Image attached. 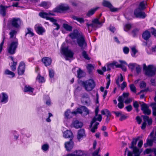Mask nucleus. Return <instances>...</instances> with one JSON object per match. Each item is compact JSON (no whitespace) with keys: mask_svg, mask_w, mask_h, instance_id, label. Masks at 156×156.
<instances>
[{"mask_svg":"<svg viewBox=\"0 0 156 156\" xmlns=\"http://www.w3.org/2000/svg\"><path fill=\"white\" fill-rule=\"evenodd\" d=\"M146 86V83L142 81L140 84V87L141 88H145Z\"/></svg>","mask_w":156,"mask_h":156,"instance_id":"59","label":"nucleus"},{"mask_svg":"<svg viewBox=\"0 0 156 156\" xmlns=\"http://www.w3.org/2000/svg\"><path fill=\"white\" fill-rule=\"evenodd\" d=\"M18 39L15 38L14 40L8 44L7 50L8 52L11 55L14 54L18 47Z\"/></svg>","mask_w":156,"mask_h":156,"instance_id":"3","label":"nucleus"},{"mask_svg":"<svg viewBox=\"0 0 156 156\" xmlns=\"http://www.w3.org/2000/svg\"><path fill=\"white\" fill-rule=\"evenodd\" d=\"M34 90V88L29 86L26 85L25 87L24 91L25 92H28L30 94H31L33 92Z\"/></svg>","mask_w":156,"mask_h":156,"instance_id":"33","label":"nucleus"},{"mask_svg":"<svg viewBox=\"0 0 156 156\" xmlns=\"http://www.w3.org/2000/svg\"><path fill=\"white\" fill-rule=\"evenodd\" d=\"M63 27L67 31H71L72 30V26L67 24H63Z\"/></svg>","mask_w":156,"mask_h":156,"instance_id":"39","label":"nucleus"},{"mask_svg":"<svg viewBox=\"0 0 156 156\" xmlns=\"http://www.w3.org/2000/svg\"><path fill=\"white\" fill-rule=\"evenodd\" d=\"M146 4V2L144 1L141 2L139 5L138 9L141 10H143L145 8V5Z\"/></svg>","mask_w":156,"mask_h":156,"instance_id":"37","label":"nucleus"},{"mask_svg":"<svg viewBox=\"0 0 156 156\" xmlns=\"http://www.w3.org/2000/svg\"><path fill=\"white\" fill-rule=\"evenodd\" d=\"M50 15H54V14L49 12L48 13L46 12H40L39 15L41 17L45 18L47 20H49L50 21L53 23L54 25L56 26V28L53 31V33L55 30H58L60 28V26L57 23V20L53 18L50 17L48 16Z\"/></svg>","mask_w":156,"mask_h":156,"instance_id":"2","label":"nucleus"},{"mask_svg":"<svg viewBox=\"0 0 156 156\" xmlns=\"http://www.w3.org/2000/svg\"><path fill=\"white\" fill-rule=\"evenodd\" d=\"M119 62L121 63V67H120L119 68H121L123 71H126V68L125 66L127 65L126 62L124 61L121 60H119Z\"/></svg>","mask_w":156,"mask_h":156,"instance_id":"34","label":"nucleus"},{"mask_svg":"<svg viewBox=\"0 0 156 156\" xmlns=\"http://www.w3.org/2000/svg\"><path fill=\"white\" fill-rule=\"evenodd\" d=\"M151 32L152 34L156 37V30L152 27L151 28Z\"/></svg>","mask_w":156,"mask_h":156,"instance_id":"64","label":"nucleus"},{"mask_svg":"<svg viewBox=\"0 0 156 156\" xmlns=\"http://www.w3.org/2000/svg\"><path fill=\"white\" fill-rule=\"evenodd\" d=\"M9 6H4L1 5L0 6V14L3 16H5L6 15V12L7 8Z\"/></svg>","mask_w":156,"mask_h":156,"instance_id":"25","label":"nucleus"},{"mask_svg":"<svg viewBox=\"0 0 156 156\" xmlns=\"http://www.w3.org/2000/svg\"><path fill=\"white\" fill-rule=\"evenodd\" d=\"M101 113L102 115H105L106 116H111V114L109 111L107 109H104L101 111Z\"/></svg>","mask_w":156,"mask_h":156,"instance_id":"40","label":"nucleus"},{"mask_svg":"<svg viewBox=\"0 0 156 156\" xmlns=\"http://www.w3.org/2000/svg\"><path fill=\"white\" fill-rule=\"evenodd\" d=\"M39 5L45 9H48L51 6V3L49 2H42Z\"/></svg>","mask_w":156,"mask_h":156,"instance_id":"29","label":"nucleus"},{"mask_svg":"<svg viewBox=\"0 0 156 156\" xmlns=\"http://www.w3.org/2000/svg\"><path fill=\"white\" fill-rule=\"evenodd\" d=\"M72 18L73 20L77 21L81 24H83L84 22V20L83 18L75 16H73Z\"/></svg>","mask_w":156,"mask_h":156,"instance_id":"35","label":"nucleus"},{"mask_svg":"<svg viewBox=\"0 0 156 156\" xmlns=\"http://www.w3.org/2000/svg\"><path fill=\"white\" fill-rule=\"evenodd\" d=\"M151 36V34L150 32L147 30L145 31L143 34L142 37L145 40H148Z\"/></svg>","mask_w":156,"mask_h":156,"instance_id":"32","label":"nucleus"},{"mask_svg":"<svg viewBox=\"0 0 156 156\" xmlns=\"http://www.w3.org/2000/svg\"><path fill=\"white\" fill-rule=\"evenodd\" d=\"M69 7L66 4L61 3L58 5L54 10V12H62L69 10Z\"/></svg>","mask_w":156,"mask_h":156,"instance_id":"10","label":"nucleus"},{"mask_svg":"<svg viewBox=\"0 0 156 156\" xmlns=\"http://www.w3.org/2000/svg\"><path fill=\"white\" fill-rule=\"evenodd\" d=\"M104 22L105 20L101 21L100 20V17H99L93 20L91 23H87L86 25L87 27L88 31L90 33L93 30H96L101 27Z\"/></svg>","mask_w":156,"mask_h":156,"instance_id":"1","label":"nucleus"},{"mask_svg":"<svg viewBox=\"0 0 156 156\" xmlns=\"http://www.w3.org/2000/svg\"><path fill=\"white\" fill-rule=\"evenodd\" d=\"M82 34L79 33L77 30H75L73 33H71L69 36L72 39L76 38L77 40L79 35H81Z\"/></svg>","mask_w":156,"mask_h":156,"instance_id":"22","label":"nucleus"},{"mask_svg":"<svg viewBox=\"0 0 156 156\" xmlns=\"http://www.w3.org/2000/svg\"><path fill=\"white\" fill-rule=\"evenodd\" d=\"M77 43L82 50L85 49L87 48V43L83 34L81 35H79L77 40Z\"/></svg>","mask_w":156,"mask_h":156,"instance_id":"8","label":"nucleus"},{"mask_svg":"<svg viewBox=\"0 0 156 156\" xmlns=\"http://www.w3.org/2000/svg\"><path fill=\"white\" fill-rule=\"evenodd\" d=\"M17 33V31L15 30H12L9 32V34L10 35V37L12 38L16 35Z\"/></svg>","mask_w":156,"mask_h":156,"instance_id":"48","label":"nucleus"},{"mask_svg":"<svg viewBox=\"0 0 156 156\" xmlns=\"http://www.w3.org/2000/svg\"><path fill=\"white\" fill-rule=\"evenodd\" d=\"M73 112H71L68 109L65 113V116L67 118H70L72 117L74 115H76L77 114H75L73 113Z\"/></svg>","mask_w":156,"mask_h":156,"instance_id":"30","label":"nucleus"},{"mask_svg":"<svg viewBox=\"0 0 156 156\" xmlns=\"http://www.w3.org/2000/svg\"><path fill=\"white\" fill-rule=\"evenodd\" d=\"M49 147V145L48 144H44L42 146L41 149L43 151H45L48 150Z\"/></svg>","mask_w":156,"mask_h":156,"instance_id":"47","label":"nucleus"},{"mask_svg":"<svg viewBox=\"0 0 156 156\" xmlns=\"http://www.w3.org/2000/svg\"><path fill=\"white\" fill-rule=\"evenodd\" d=\"M112 65L113 67L114 66H115L116 67L119 68L120 67H121V64H119L118 63V62L116 61H113L111 63V65Z\"/></svg>","mask_w":156,"mask_h":156,"instance_id":"54","label":"nucleus"},{"mask_svg":"<svg viewBox=\"0 0 156 156\" xmlns=\"http://www.w3.org/2000/svg\"><path fill=\"white\" fill-rule=\"evenodd\" d=\"M99 8V7H97L90 9L87 12L86 16L88 17H90Z\"/></svg>","mask_w":156,"mask_h":156,"instance_id":"26","label":"nucleus"},{"mask_svg":"<svg viewBox=\"0 0 156 156\" xmlns=\"http://www.w3.org/2000/svg\"><path fill=\"white\" fill-rule=\"evenodd\" d=\"M132 27L131 24L127 23L125 24L124 26V29L125 31H128L130 30Z\"/></svg>","mask_w":156,"mask_h":156,"instance_id":"45","label":"nucleus"},{"mask_svg":"<svg viewBox=\"0 0 156 156\" xmlns=\"http://www.w3.org/2000/svg\"><path fill=\"white\" fill-rule=\"evenodd\" d=\"M134 14L136 17L141 18H145L146 15L145 13L140 9L137 8L134 12Z\"/></svg>","mask_w":156,"mask_h":156,"instance_id":"13","label":"nucleus"},{"mask_svg":"<svg viewBox=\"0 0 156 156\" xmlns=\"http://www.w3.org/2000/svg\"><path fill=\"white\" fill-rule=\"evenodd\" d=\"M143 117L144 121L146 122H147L149 125H150L152 124V119H150L148 116H143Z\"/></svg>","mask_w":156,"mask_h":156,"instance_id":"36","label":"nucleus"},{"mask_svg":"<svg viewBox=\"0 0 156 156\" xmlns=\"http://www.w3.org/2000/svg\"><path fill=\"white\" fill-rule=\"evenodd\" d=\"M99 111V106H97L95 109V116L94 117L92 121L91 122L90 124V128H91V131L92 133H94L95 132V130L97 129L98 128V126L99 124V123L98 122H95V123L94 125L92 127L93 124L96 121V117H97V114H98Z\"/></svg>","mask_w":156,"mask_h":156,"instance_id":"7","label":"nucleus"},{"mask_svg":"<svg viewBox=\"0 0 156 156\" xmlns=\"http://www.w3.org/2000/svg\"><path fill=\"white\" fill-rule=\"evenodd\" d=\"M102 4L104 6L109 8L111 12H117L119 9L114 7L109 1L107 0H103Z\"/></svg>","mask_w":156,"mask_h":156,"instance_id":"12","label":"nucleus"},{"mask_svg":"<svg viewBox=\"0 0 156 156\" xmlns=\"http://www.w3.org/2000/svg\"><path fill=\"white\" fill-rule=\"evenodd\" d=\"M72 125L74 127L78 129L82 127L83 124L82 122H80L78 120H76L73 122Z\"/></svg>","mask_w":156,"mask_h":156,"instance_id":"27","label":"nucleus"},{"mask_svg":"<svg viewBox=\"0 0 156 156\" xmlns=\"http://www.w3.org/2000/svg\"><path fill=\"white\" fill-rule=\"evenodd\" d=\"M129 87L130 89L131 90L134 92L136 93V88L134 86V85L133 84H130L129 85Z\"/></svg>","mask_w":156,"mask_h":156,"instance_id":"53","label":"nucleus"},{"mask_svg":"<svg viewBox=\"0 0 156 156\" xmlns=\"http://www.w3.org/2000/svg\"><path fill=\"white\" fill-rule=\"evenodd\" d=\"M77 73L78 78H80L83 76V72L80 69H79V70L77 71Z\"/></svg>","mask_w":156,"mask_h":156,"instance_id":"49","label":"nucleus"},{"mask_svg":"<svg viewBox=\"0 0 156 156\" xmlns=\"http://www.w3.org/2000/svg\"><path fill=\"white\" fill-rule=\"evenodd\" d=\"M118 106L120 109L122 108L124 106L123 102H119L118 104Z\"/></svg>","mask_w":156,"mask_h":156,"instance_id":"63","label":"nucleus"},{"mask_svg":"<svg viewBox=\"0 0 156 156\" xmlns=\"http://www.w3.org/2000/svg\"><path fill=\"white\" fill-rule=\"evenodd\" d=\"M5 74L6 75H9L11 76V77H13L15 76V74L12 72L10 71V70L6 69L5 71Z\"/></svg>","mask_w":156,"mask_h":156,"instance_id":"42","label":"nucleus"},{"mask_svg":"<svg viewBox=\"0 0 156 156\" xmlns=\"http://www.w3.org/2000/svg\"><path fill=\"white\" fill-rule=\"evenodd\" d=\"M87 91H90L95 87V84L92 79H89L85 81H81L79 83Z\"/></svg>","mask_w":156,"mask_h":156,"instance_id":"4","label":"nucleus"},{"mask_svg":"<svg viewBox=\"0 0 156 156\" xmlns=\"http://www.w3.org/2000/svg\"><path fill=\"white\" fill-rule=\"evenodd\" d=\"M87 68L89 73L91 72L92 70L94 69V66L91 64H88Z\"/></svg>","mask_w":156,"mask_h":156,"instance_id":"50","label":"nucleus"},{"mask_svg":"<svg viewBox=\"0 0 156 156\" xmlns=\"http://www.w3.org/2000/svg\"><path fill=\"white\" fill-rule=\"evenodd\" d=\"M82 55L84 58L85 59L89 60L90 59V58L88 57V55L86 51H83L82 53Z\"/></svg>","mask_w":156,"mask_h":156,"instance_id":"51","label":"nucleus"},{"mask_svg":"<svg viewBox=\"0 0 156 156\" xmlns=\"http://www.w3.org/2000/svg\"><path fill=\"white\" fill-rule=\"evenodd\" d=\"M61 53L65 56L66 60L68 59V58H72L74 54L72 50L68 48V47H64L63 44L61 47Z\"/></svg>","mask_w":156,"mask_h":156,"instance_id":"6","label":"nucleus"},{"mask_svg":"<svg viewBox=\"0 0 156 156\" xmlns=\"http://www.w3.org/2000/svg\"><path fill=\"white\" fill-rule=\"evenodd\" d=\"M27 31L26 34V35L29 34L30 37H32L34 35V33L33 32V30L30 28H28L27 29Z\"/></svg>","mask_w":156,"mask_h":156,"instance_id":"38","label":"nucleus"},{"mask_svg":"<svg viewBox=\"0 0 156 156\" xmlns=\"http://www.w3.org/2000/svg\"><path fill=\"white\" fill-rule=\"evenodd\" d=\"M102 116L101 115L97 114V116L96 117V121H98L99 122H101L102 120Z\"/></svg>","mask_w":156,"mask_h":156,"instance_id":"61","label":"nucleus"},{"mask_svg":"<svg viewBox=\"0 0 156 156\" xmlns=\"http://www.w3.org/2000/svg\"><path fill=\"white\" fill-rule=\"evenodd\" d=\"M154 100L156 102V96L154 98ZM150 106L152 107L153 115L156 116V102L151 103Z\"/></svg>","mask_w":156,"mask_h":156,"instance_id":"31","label":"nucleus"},{"mask_svg":"<svg viewBox=\"0 0 156 156\" xmlns=\"http://www.w3.org/2000/svg\"><path fill=\"white\" fill-rule=\"evenodd\" d=\"M153 66L149 65L147 66L145 64L143 65V70L145 71V74L148 76H152L155 74V73L153 70Z\"/></svg>","mask_w":156,"mask_h":156,"instance_id":"11","label":"nucleus"},{"mask_svg":"<svg viewBox=\"0 0 156 156\" xmlns=\"http://www.w3.org/2000/svg\"><path fill=\"white\" fill-rule=\"evenodd\" d=\"M120 77H119L116 80V83L118 86H120V83L123 80V78L121 74H120Z\"/></svg>","mask_w":156,"mask_h":156,"instance_id":"43","label":"nucleus"},{"mask_svg":"<svg viewBox=\"0 0 156 156\" xmlns=\"http://www.w3.org/2000/svg\"><path fill=\"white\" fill-rule=\"evenodd\" d=\"M131 49L132 51L131 55L133 57H135V54L137 52V51L135 47H132Z\"/></svg>","mask_w":156,"mask_h":156,"instance_id":"46","label":"nucleus"},{"mask_svg":"<svg viewBox=\"0 0 156 156\" xmlns=\"http://www.w3.org/2000/svg\"><path fill=\"white\" fill-rule=\"evenodd\" d=\"M22 21L19 18H10L8 20V26H10L16 28H19L20 27Z\"/></svg>","mask_w":156,"mask_h":156,"instance_id":"5","label":"nucleus"},{"mask_svg":"<svg viewBox=\"0 0 156 156\" xmlns=\"http://www.w3.org/2000/svg\"><path fill=\"white\" fill-rule=\"evenodd\" d=\"M137 65L135 63H130L128 65V67L132 70H133L136 67V66Z\"/></svg>","mask_w":156,"mask_h":156,"instance_id":"52","label":"nucleus"},{"mask_svg":"<svg viewBox=\"0 0 156 156\" xmlns=\"http://www.w3.org/2000/svg\"><path fill=\"white\" fill-rule=\"evenodd\" d=\"M1 102L3 104H5L7 103L8 101V96L7 94L3 92L1 94Z\"/></svg>","mask_w":156,"mask_h":156,"instance_id":"21","label":"nucleus"},{"mask_svg":"<svg viewBox=\"0 0 156 156\" xmlns=\"http://www.w3.org/2000/svg\"><path fill=\"white\" fill-rule=\"evenodd\" d=\"M9 58L11 60V63L9 64L10 67L12 70L14 71L16 69V66L17 64V62L15 61V60L12 56L9 57Z\"/></svg>","mask_w":156,"mask_h":156,"instance_id":"20","label":"nucleus"},{"mask_svg":"<svg viewBox=\"0 0 156 156\" xmlns=\"http://www.w3.org/2000/svg\"><path fill=\"white\" fill-rule=\"evenodd\" d=\"M42 61L45 66H49L51 64L52 62L51 58L47 57L43 58Z\"/></svg>","mask_w":156,"mask_h":156,"instance_id":"24","label":"nucleus"},{"mask_svg":"<svg viewBox=\"0 0 156 156\" xmlns=\"http://www.w3.org/2000/svg\"><path fill=\"white\" fill-rule=\"evenodd\" d=\"M36 80L39 82L43 83L45 82L44 78L41 76L39 74L36 78Z\"/></svg>","mask_w":156,"mask_h":156,"instance_id":"44","label":"nucleus"},{"mask_svg":"<svg viewBox=\"0 0 156 156\" xmlns=\"http://www.w3.org/2000/svg\"><path fill=\"white\" fill-rule=\"evenodd\" d=\"M139 139V137H137L136 138H134L133 140V141L131 143V145L129 147L132 149L133 151H135L140 150L136 146L137 142Z\"/></svg>","mask_w":156,"mask_h":156,"instance_id":"18","label":"nucleus"},{"mask_svg":"<svg viewBox=\"0 0 156 156\" xmlns=\"http://www.w3.org/2000/svg\"><path fill=\"white\" fill-rule=\"evenodd\" d=\"M141 110L144 114L149 115L151 113V110L149 109V107L145 103H143L141 105Z\"/></svg>","mask_w":156,"mask_h":156,"instance_id":"16","label":"nucleus"},{"mask_svg":"<svg viewBox=\"0 0 156 156\" xmlns=\"http://www.w3.org/2000/svg\"><path fill=\"white\" fill-rule=\"evenodd\" d=\"M49 75L50 77H53L54 75V70L52 69H49Z\"/></svg>","mask_w":156,"mask_h":156,"instance_id":"56","label":"nucleus"},{"mask_svg":"<svg viewBox=\"0 0 156 156\" xmlns=\"http://www.w3.org/2000/svg\"><path fill=\"white\" fill-rule=\"evenodd\" d=\"M141 151L140 150H138V151H133V153L134 154V156H140V153L141 152Z\"/></svg>","mask_w":156,"mask_h":156,"instance_id":"60","label":"nucleus"},{"mask_svg":"<svg viewBox=\"0 0 156 156\" xmlns=\"http://www.w3.org/2000/svg\"><path fill=\"white\" fill-rule=\"evenodd\" d=\"M81 101L82 103L84 104L89 105L90 103V98L86 93L83 94L82 95Z\"/></svg>","mask_w":156,"mask_h":156,"instance_id":"14","label":"nucleus"},{"mask_svg":"<svg viewBox=\"0 0 156 156\" xmlns=\"http://www.w3.org/2000/svg\"><path fill=\"white\" fill-rule=\"evenodd\" d=\"M65 145V147L66 150L68 151H70L73 147V142L72 140L70 139L69 141L66 142Z\"/></svg>","mask_w":156,"mask_h":156,"instance_id":"23","label":"nucleus"},{"mask_svg":"<svg viewBox=\"0 0 156 156\" xmlns=\"http://www.w3.org/2000/svg\"><path fill=\"white\" fill-rule=\"evenodd\" d=\"M135 68L136 73L138 74L140 73L141 72V68L140 66L137 65L136 66V67Z\"/></svg>","mask_w":156,"mask_h":156,"instance_id":"58","label":"nucleus"},{"mask_svg":"<svg viewBox=\"0 0 156 156\" xmlns=\"http://www.w3.org/2000/svg\"><path fill=\"white\" fill-rule=\"evenodd\" d=\"M35 30L39 35H42L45 32V29L41 25L38 24L36 25L34 27Z\"/></svg>","mask_w":156,"mask_h":156,"instance_id":"15","label":"nucleus"},{"mask_svg":"<svg viewBox=\"0 0 156 156\" xmlns=\"http://www.w3.org/2000/svg\"><path fill=\"white\" fill-rule=\"evenodd\" d=\"M25 65L24 62H21L20 63L18 69V73L19 75H22L24 73L25 70Z\"/></svg>","mask_w":156,"mask_h":156,"instance_id":"17","label":"nucleus"},{"mask_svg":"<svg viewBox=\"0 0 156 156\" xmlns=\"http://www.w3.org/2000/svg\"><path fill=\"white\" fill-rule=\"evenodd\" d=\"M75 114L79 113L83 116H86L88 115L90 113L89 110L85 106H82L80 108H78L75 111L73 112Z\"/></svg>","mask_w":156,"mask_h":156,"instance_id":"9","label":"nucleus"},{"mask_svg":"<svg viewBox=\"0 0 156 156\" xmlns=\"http://www.w3.org/2000/svg\"><path fill=\"white\" fill-rule=\"evenodd\" d=\"M63 136L66 138H72L73 135L71 131L67 130L64 132Z\"/></svg>","mask_w":156,"mask_h":156,"instance_id":"28","label":"nucleus"},{"mask_svg":"<svg viewBox=\"0 0 156 156\" xmlns=\"http://www.w3.org/2000/svg\"><path fill=\"white\" fill-rule=\"evenodd\" d=\"M152 152H153V149H147L145 151L144 153L145 154H148Z\"/></svg>","mask_w":156,"mask_h":156,"instance_id":"62","label":"nucleus"},{"mask_svg":"<svg viewBox=\"0 0 156 156\" xmlns=\"http://www.w3.org/2000/svg\"><path fill=\"white\" fill-rule=\"evenodd\" d=\"M133 106L136 109V111L138 112L139 111L138 108L139 107V105L137 101H135L133 102Z\"/></svg>","mask_w":156,"mask_h":156,"instance_id":"55","label":"nucleus"},{"mask_svg":"<svg viewBox=\"0 0 156 156\" xmlns=\"http://www.w3.org/2000/svg\"><path fill=\"white\" fill-rule=\"evenodd\" d=\"M85 131L83 129H81L78 131L77 138L79 141L82 139L83 138L85 137Z\"/></svg>","mask_w":156,"mask_h":156,"instance_id":"19","label":"nucleus"},{"mask_svg":"<svg viewBox=\"0 0 156 156\" xmlns=\"http://www.w3.org/2000/svg\"><path fill=\"white\" fill-rule=\"evenodd\" d=\"M153 142L152 140L147 139V143L144 144V146L145 147H147L148 146H151L152 145Z\"/></svg>","mask_w":156,"mask_h":156,"instance_id":"41","label":"nucleus"},{"mask_svg":"<svg viewBox=\"0 0 156 156\" xmlns=\"http://www.w3.org/2000/svg\"><path fill=\"white\" fill-rule=\"evenodd\" d=\"M139 30L138 29H136L132 31V35L133 37H135L138 34Z\"/></svg>","mask_w":156,"mask_h":156,"instance_id":"57","label":"nucleus"}]
</instances>
